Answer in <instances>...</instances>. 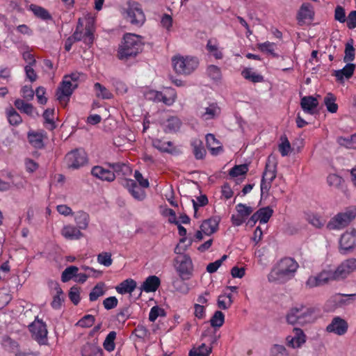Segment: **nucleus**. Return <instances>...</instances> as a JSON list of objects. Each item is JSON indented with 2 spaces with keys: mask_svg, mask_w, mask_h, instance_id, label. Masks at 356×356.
<instances>
[{
  "mask_svg": "<svg viewBox=\"0 0 356 356\" xmlns=\"http://www.w3.org/2000/svg\"><path fill=\"white\" fill-rule=\"evenodd\" d=\"M29 330L31 334V337L39 345H47L48 343V331L47 325L42 320L36 318L29 325Z\"/></svg>",
  "mask_w": 356,
  "mask_h": 356,
  "instance_id": "nucleus-11",
  "label": "nucleus"
},
{
  "mask_svg": "<svg viewBox=\"0 0 356 356\" xmlns=\"http://www.w3.org/2000/svg\"><path fill=\"white\" fill-rule=\"evenodd\" d=\"M27 137L29 142L33 147L36 149H42L44 147V136L42 134L31 131L28 133Z\"/></svg>",
  "mask_w": 356,
  "mask_h": 356,
  "instance_id": "nucleus-36",
  "label": "nucleus"
},
{
  "mask_svg": "<svg viewBox=\"0 0 356 356\" xmlns=\"http://www.w3.org/2000/svg\"><path fill=\"white\" fill-rule=\"evenodd\" d=\"M340 252L346 254L347 251L353 250L356 247V229L353 228L346 231L340 238L339 241Z\"/></svg>",
  "mask_w": 356,
  "mask_h": 356,
  "instance_id": "nucleus-16",
  "label": "nucleus"
},
{
  "mask_svg": "<svg viewBox=\"0 0 356 356\" xmlns=\"http://www.w3.org/2000/svg\"><path fill=\"white\" fill-rule=\"evenodd\" d=\"M79 268L75 266L67 267L61 275V280L63 282H67L74 277L76 276Z\"/></svg>",
  "mask_w": 356,
  "mask_h": 356,
  "instance_id": "nucleus-47",
  "label": "nucleus"
},
{
  "mask_svg": "<svg viewBox=\"0 0 356 356\" xmlns=\"http://www.w3.org/2000/svg\"><path fill=\"white\" fill-rule=\"evenodd\" d=\"M212 351L211 346H207L205 343H202L198 347L193 348L188 353V356H209Z\"/></svg>",
  "mask_w": 356,
  "mask_h": 356,
  "instance_id": "nucleus-41",
  "label": "nucleus"
},
{
  "mask_svg": "<svg viewBox=\"0 0 356 356\" xmlns=\"http://www.w3.org/2000/svg\"><path fill=\"white\" fill-rule=\"evenodd\" d=\"M277 162L275 157L272 155L268 156L261 180L260 189L261 195L264 193H268L270 191L271 183L277 176Z\"/></svg>",
  "mask_w": 356,
  "mask_h": 356,
  "instance_id": "nucleus-7",
  "label": "nucleus"
},
{
  "mask_svg": "<svg viewBox=\"0 0 356 356\" xmlns=\"http://www.w3.org/2000/svg\"><path fill=\"white\" fill-rule=\"evenodd\" d=\"M232 304V294H225L218 296L217 305L221 309H227L231 307Z\"/></svg>",
  "mask_w": 356,
  "mask_h": 356,
  "instance_id": "nucleus-48",
  "label": "nucleus"
},
{
  "mask_svg": "<svg viewBox=\"0 0 356 356\" xmlns=\"http://www.w3.org/2000/svg\"><path fill=\"white\" fill-rule=\"evenodd\" d=\"M137 286L136 282L129 278L122 282L115 287L117 292L120 294L131 293Z\"/></svg>",
  "mask_w": 356,
  "mask_h": 356,
  "instance_id": "nucleus-29",
  "label": "nucleus"
},
{
  "mask_svg": "<svg viewBox=\"0 0 356 356\" xmlns=\"http://www.w3.org/2000/svg\"><path fill=\"white\" fill-rule=\"evenodd\" d=\"M298 268L299 264L293 258H282L273 266L268 275V280L269 282L284 284L295 277Z\"/></svg>",
  "mask_w": 356,
  "mask_h": 356,
  "instance_id": "nucleus-1",
  "label": "nucleus"
},
{
  "mask_svg": "<svg viewBox=\"0 0 356 356\" xmlns=\"http://www.w3.org/2000/svg\"><path fill=\"white\" fill-rule=\"evenodd\" d=\"M177 97L176 92L174 89H168V95L163 93L161 102L165 105L170 106L175 102Z\"/></svg>",
  "mask_w": 356,
  "mask_h": 356,
  "instance_id": "nucleus-55",
  "label": "nucleus"
},
{
  "mask_svg": "<svg viewBox=\"0 0 356 356\" xmlns=\"http://www.w3.org/2000/svg\"><path fill=\"white\" fill-rule=\"evenodd\" d=\"M275 44L273 42H265L264 43L258 44V48L264 52H267L273 55L274 57L277 56V55L274 52Z\"/></svg>",
  "mask_w": 356,
  "mask_h": 356,
  "instance_id": "nucleus-61",
  "label": "nucleus"
},
{
  "mask_svg": "<svg viewBox=\"0 0 356 356\" xmlns=\"http://www.w3.org/2000/svg\"><path fill=\"white\" fill-rule=\"evenodd\" d=\"M94 88L96 92V95L99 98H102L103 99H110L113 97L112 93L106 87L99 83H95L94 85Z\"/></svg>",
  "mask_w": 356,
  "mask_h": 356,
  "instance_id": "nucleus-45",
  "label": "nucleus"
},
{
  "mask_svg": "<svg viewBox=\"0 0 356 356\" xmlns=\"http://www.w3.org/2000/svg\"><path fill=\"white\" fill-rule=\"evenodd\" d=\"M293 337L289 336L286 337V341L289 346L296 348L300 347L306 341V336L300 328L295 327L293 329Z\"/></svg>",
  "mask_w": 356,
  "mask_h": 356,
  "instance_id": "nucleus-20",
  "label": "nucleus"
},
{
  "mask_svg": "<svg viewBox=\"0 0 356 356\" xmlns=\"http://www.w3.org/2000/svg\"><path fill=\"white\" fill-rule=\"evenodd\" d=\"M125 18L131 24L141 26L145 22V16L141 6L136 1H129L124 9Z\"/></svg>",
  "mask_w": 356,
  "mask_h": 356,
  "instance_id": "nucleus-9",
  "label": "nucleus"
},
{
  "mask_svg": "<svg viewBox=\"0 0 356 356\" xmlns=\"http://www.w3.org/2000/svg\"><path fill=\"white\" fill-rule=\"evenodd\" d=\"M67 168L78 169L87 163V154L82 149H76L67 153L65 156Z\"/></svg>",
  "mask_w": 356,
  "mask_h": 356,
  "instance_id": "nucleus-14",
  "label": "nucleus"
},
{
  "mask_svg": "<svg viewBox=\"0 0 356 356\" xmlns=\"http://www.w3.org/2000/svg\"><path fill=\"white\" fill-rule=\"evenodd\" d=\"M91 174L102 181L111 182L115 179V175L112 170L105 169L100 165L94 166L91 170Z\"/></svg>",
  "mask_w": 356,
  "mask_h": 356,
  "instance_id": "nucleus-19",
  "label": "nucleus"
},
{
  "mask_svg": "<svg viewBox=\"0 0 356 356\" xmlns=\"http://www.w3.org/2000/svg\"><path fill=\"white\" fill-rule=\"evenodd\" d=\"M14 105L22 113L33 116L35 108L31 104L27 103L23 99H17L14 102Z\"/></svg>",
  "mask_w": 356,
  "mask_h": 356,
  "instance_id": "nucleus-37",
  "label": "nucleus"
},
{
  "mask_svg": "<svg viewBox=\"0 0 356 356\" xmlns=\"http://www.w3.org/2000/svg\"><path fill=\"white\" fill-rule=\"evenodd\" d=\"M273 356H288L286 348L282 345L275 344L271 349Z\"/></svg>",
  "mask_w": 356,
  "mask_h": 356,
  "instance_id": "nucleus-64",
  "label": "nucleus"
},
{
  "mask_svg": "<svg viewBox=\"0 0 356 356\" xmlns=\"http://www.w3.org/2000/svg\"><path fill=\"white\" fill-rule=\"evenodd\" d=\"M82 356H103V350L95 342H87L81 349Z\"/></svg>",
  "mask_w": 356,
  "mask_h": 356,
  "instance_id": "nucleus-23",
  "label": "nucleus"
},
{
  "mask_svg": "<svg viewBox=\"0 0 356 356\" xmlns=\"http://www.w3.org/2000/svg\"><path fill=\"white\" fill-rule=\"evenodd\" d=\"M242 76L254 83H261L264 81V76L252 71V68L245 67L241 72Z\"/></svg>",
  "mask_w": 356,
  "mask_h": 356,
  "instance_id": "nucleus-35",
  "label": "nucleus"
},
{
  "mask_svg": "<svg viewBox=\"0 0 356 356\" xmlns=\"http://www.w3.org/2000/svg\"><path fill=\"white\" fill-rule=\"evenodd\" d=\"M74 215L76 226L80 230H86L88 228L90 222L89 214L86 211L80 210L74 213Z\"/></svg>",
  "mask_w": 356,
  "mask_h": 356,
  "instance_id": "nucleus-28",
  "label": "nucleus"
},
{
  "mask_svg": "<svg viewBox=\"0 0 356 356\" xmlns=\"http://www.w3.org/2000/svg\"><path fill=\"white\" fill-rule=\"evenodd\" d=\"M219 220L216 217L210 218L202 222L200 229L206 235H211L218 230Z\"/></svg>",
  "mask_w": 356,
  "mask_h": 356,
  "instance_id": "nucleus-26",
  "label": "nucleus"
},
{
  "mask_svg": "<svg viewBox=\"0 0 356 356\" xmlns=\"http://www.w3.org/2000/svg\"><path fill=\"white\" fill-rule=\"evenodd\" d=\"M333 271L337 280L346 278L350 273L356 271V259L349 258L344 260Z\"/></svg>",
  "mask_w": 356,
  "mask_h": 356,
  "instance_id": "nucleus-15",
  "label": "nucleus"
},
{
  "mask_svg": "<svg viewBox=\"0 0 356 356\" xmlns=\"http://www.w3.org/2000/svg\"><path fill=\"white\" fill-rule=\"evenodd\" d=\"M314 15V13L312 6L309 3H303L298 13L297 18L298 20L302 21L305 19H312Z\"/></svg>",
  "mask_w": 356,
  "mask_h": 356,
  "instance_id": "nucleus-38",
  "label": "nucleus"
},
{
  "mask_svg": "<svg viewBox=\"0 0 356 356\" xmlns=\"http://www.w3.org/2000/svg\"><path fill=\"white\" fill-rule=\"evenodd\" d=\"M153 146L161 152H170V147L172 146V143L170 141L164 142L159 139L153 140Z\"/></svg>",
  "mask_w": 356,
  "mask_h": 356,
  "instance_id": "nucleus-51",
  "label": "nucleus"
},
{
  "mask_svg": "<svg viewBox=\"0 0 356 356\" xmlns=\"http://www.w3.org/2000/svg\"><path fill=\"white\" fill-rule=\"evenodd\" d=\"M95 29L93 24V22H88L85 27V31L83 32V24L81 22V19H79L76 30L71 36L73 40L76 41H83L86 45L91 46L94 42V33Z\"/></svg>",
  "mask_w": 356,
  "mask_h": 356,
  "instance_id": "nucleus-10",
  "label": "nucleus"
},
{
  "mask_svg": "<svg viewBox=\"0 0 356 356\" xmlns=\"http://www.w3.org/2000/svg\"><path fill=\"white\" fill-rule=\"evenodd\" d=\"M70 300L74 305H77L81 300L80 298V288L77 286H73L70 288L68 293Z\"/></svg>",
  "mask_w": 356,
  "mask_h": 356,
  "instance_id": "nucleus-54",
  "label": "nucleus"
},
{
  "mask_svg": "<svg viewBox=\"0 0 356 356\" xmlns=\"http://www.w3.org/2000/svg\"><path fill=\"white\" fill-rule=\"evenodd\" d=\"M324 104L327 110L332 113H337L338 105L336 104V97L331 92L327 93L324 97Z\"/></svg>",
  "mask_w": 356,
  "mask_h": 356,
  "instance_id": "nucleus-42",
  "label": "nucleus"
},
{
  "mask_svg": "<svg viewBox=\"0 0 356 356\" xmlns=\"http://www.w3.org/2000/svg\"><path fill=\"white\" fill-rule=\"evenodd\" d=\"M225 322V315L221 311L215 312L210 319V323L213 327H220Z\"/></svg>",
  "mask_w": 356,
  "mask_h": 356,
  "instance_id": "nucleus-50",
  "label": "nucleus"
},
{
  "mask_svg": "<svg viewBox=\"0 0 356 356\" xmlns=\"http://www.w3.org/2000/svg\"><path fill=\"white\" fill-rule=\"evenodd\" d=\"M227 256L224 254L220 259L215 261L214 262L209 263L207 266V270L209 273H213L217 271L219 267L222 265V262L226 260Z\"/></svg>",
  "mask_w": 356,
  "mask_h": 356,
  "instance_id": "nucleus-62",
  "label": "nucleus"
},
{
  "mask_svg": "<svg viewBox=\"0 0 356 356\" xmlns=\"http://www.w3.org/2000/svg\"><path fill=\"white\" fill-rule=\"evenodd\" d=\"M29 10L33 12L35 17L42 20L47 21L51 20L52 19V17L49 11L42 6L35 4H31L29 6Z\"/></svg>",
  "mask_w": 356,
  "mask_h": 356,
  "instance_id": "nucleus-34",
  "label": "nucleus"
},
{
  "mask_svg": "<svg viewBox=\"0 0 356 356\" xmlns=\"http://www.w3.org/2000/svg\"><path fill=\"white\" fill-rule=\"evenodd\" d=\"M116 338V332L115 331H111L110 332L104 343H103V346H104V348L107 350L108 352H112L115 350V339Z\"/></svg>",
  "mask_w": 356,
  "mask_h": 356,
  "instance_id": "nucleus-46",
  "label": "nucleus"
},
{
  "mask_svg": "<svg viewBox=\"0 0 356 356\" xmlns=\"http://www.w3.org/2000/svg\"><path fill=\"white\" fill-rule=\"evenodd\" d=\"M207 147L213 156H217L223 152L221 143L212 134L206 135Z\"/></svg>",
  "mask_w": 356,
  "mask_h": 356,
  "instance_id": "nucleus-21",
  "label": "nucleus"
},
{
  "mask_svg": "<svg viewBox=\"0 0 356 356\" xmlns=\"http://www.w3.org/2000/svg\"><path fill=\"white\" fill-rule=\"evenodd\" d=\"M174 70L177 74L188 75L199 65V59L195 56H175L172 59Z\"/></svg>",
  "mask_w": 356,
  "mask_h": 356,
  "instance_id": "nucleus-6",
  "label": "nucleus"
},
{
  "mask_svg": "<svg viewBox=\"0 0 356 356\" xmlns=\"http://www.w3.org/2000/svg\"><path fill=\"white\" fill-rule=\"evenodd\" d=\"M206 49L216 59L220 60L223 58L222 51L219 49L217 40L216 39H209L207 41Z\"/></svg>",
  "mask_w": 356,
  "mask_h": 356,
  "instance_id": "nucleus-32",
  "label": "nucleus"
},
{
  "mask_svg": "<svg viewBox=\"0 0 356 356\" xmlns=\"http://www.w3.org/2000/svg\"><path fill=\"white\" fill-rule=\"evenodd\" d=\"M236 210L237 214L232 216L231 221L233 225L237 227L241 226L253 211L251 207L247 206L243 203L236 204Z\"/></svg>",
  "mask_w": 356,
  "mask_h": 356,
  "instance_id": "nucleus-17",
  "label": "nucleus"
},
{
  "mask_svg": "<svg viewBox=\"0 0 356 356\" xmlns=\"http://www.w3.org/2000/svg\"><path fill=\"white\" fill-rule=\"evenodd\" d=\"M348 328V323L344 319L339 316H335L326 327V331L329 333H334L337 335L342 336L347 332Z\"/></svg>",
  "mask_w": 356,
  "mask_h": 356,
  "instance_id": "nucleus-18",
  "label": "nucleus"
},
{
  "mask_svg": "<svg viewBox=\"0 0 356 356\" xmlns=\"http://www.w3.org/2000/svg\"><path fill=\"white\" fill-rule=\"evenodd\" d=\"M6 113L8 121L10 125L18 126L22 122V117L13 107L7 108Z\"/></svg>",
  "mask_w": 356,
  "mask_h": 356,
  "instance_id": "nucleus-39",
  "label": "nucleus"
},
{
  "mask_svg": "<svg viewBox=\"0 0 356 356\" xmlns=\"http://www.w3.org/2000/svg\"><path fill=\"white\" fill-rule=\"evenodd\" d=\"M337 143L341 145L348 149H356V133L350 137H339Z\"/></svg>",
  "mask_w": 356,
  "mask_h": 356,
  "instance_id": "nucleus-43",
  "label": "nucleus"
},
{
  "mask_svg": "<svg viewBox=\"0 0 356 356\" xmlns=\"http://www.w3.org/2000/svg\"><path fill=\"white\" fill-rule=\"evenodd\" d=\"M318 105L316 98L313 96H305L300 100V106L302 109L307 113L313 115L315 109Z\"/></svg>",
  "mask_w": 356,
  "mask_h": 356,
  "instance_id": "nucleus-25",
  "label": "nucleus"
},
{
  "mask_svg": "<svg viewBox=\"0 0 356 356\" xmlns=\"http://www.w3.org/2000/svg\"><path fill=\"white\" fill-rule=\"evenodd\" d=\"M181 122L177 117L172 116L164 123V131L165 133H175L180 129Z\"/></svg>",
  "mask_w": 356,
  "mask_h": 356,
  "instance_id": "nucleus-31",
  "label": "nucleus"
},
{
  "mask_svg": "<svg viewBox=\"0 0 356 356\" xmlns=\"http://www.w3.org/2000/svg\"><path fill=\"white\" fill-rule=\"evenodd\" d=\"M79 77L80 74L78 72H73L63 76V81L56 90V99L63 106H65L69 102L70 96L74 89L77 88Z\"/></svg>",
  "mask_w": 356,
  "mask_h": 356,
  "instance_id": "nucleus-3",
  "label": "nucleus"
},
{
  "mask_svg": "<svg viewBox=\"0 0 356 356\" xmlns=\"http://www.w3.org/2000/svg\"><path fill=\"white\" fill-rule=\"evenodd\" d=\"M175 270L182 280H188L193 275V264L188 254L177 256L174 259Z\"/></svg>",
  "mask_w": 356,
  "mask_h": 356,
  "instance_id": "nucleus-8",
  "label": "nucleus"
},
{
  "mask_svg": "<svg viewBox=\"0 0 356 356\" xmlns=\"http://www.w3.org/2000/svg\"><path fill=\"white\" fill-rule=\"evenodd\" d=\"M307 220L316 228H321L325 224L321 217L315 213H307Z\"/></svg>",
  "mask_w": 356,
  "mask_h": 356,
  "instance_id": "nucleus-52",
  "label": "nucleus"
},
{
  "mask_svg": "<svg viewBox=\"0 0 356 356\" xmlns=\"http://www.w3.org/2000/svg\"><path fill=\"white\" fill-rule=\"evenodd\" d=\"M197 115L203 121H209L218 118L221 113V108L216 102H207L199 106Z\"/></svg>",
  "mask_w": 356,
  "mask_h": 356,
  "instance_id": "nucleus-12",
  "label": "nucleus"
},
{
  "mask_svg": "<svg viewBox=\"0 0 356 356\" xmlns=\"http://www.w3.org/2000/svg\"><path fill=\"white\" fill-rule=\"evenodd\" d=\"M97 262L104 266L108 267L112 265L113 259L110 252H103L97 255Z\"/></svg>",
  "mask_w": 356,
  "mask_h": 356,
  "instance_id": "nucleus-57",
  "label": "nucleus"
},
{
  "mask_svg": "<svg viewBox=\"0 0 356 356\" xmlns=\"http://www.w3.org/2000/svg\"><path fill=\"white\" fill-rule=\"evenodd\" d=\"M191 145L193 147V153L196 159H203L206 155V150L203 146L202 140L199 139H193L191 142Z\"/></svg>",
  "mask_w": 356,
  "mask_h": 356,
  "instance_id": "nucleus-33",
  "label": "nucleus"
},
{
  "mask_svg": "<svg viewBox=\"0 0 356 356\" xmlns=\"http://www.w3.org/2000/svg\"><path fill=\"white\" fill-rule=\"evenodd\" d=\"M248 171V167L246 164L236 165L229 171V175L231 177H237L245 175Z\"/></svg>",
  "mask_w": 356,
  "mask_h": 356,
  "instance_id": "nucleus-49",
  "label": "nucleus"
},
{
  "mask_svg": "<svg viewBox=\"0 0 356 356\" xmlns=\"http://www.w3.org/2000/svg\"><path fill=\"white\" fill-rule=\"evenodd\" d=\"M314 309L302 305H297L288 312L286 319L288 323L305 325L314 321Z\"/></svg>",
  "mask_w": 356,
  "mask_h": 356,
  "instance_id": "nucleus-4",
  "label": "nucleus"
},
{
  "mask_svg": "<svg viewBox=\"0 0 356 356\" xmlns=\"http://www.w3.org/2000/svg\"><path fill=\"white\" fill-rule=\"evenodd\" d=\"M143 42L140 36L126 33L118 50V57L120 60H128L136 57L143 49Z\"/></svg>",
  "mask_w": 356,
  "mask_h": 356,
  "instance_id": "nucleus-2",
  "label": "nucleus"
},
{
  "mask_svg": "<svg viewBox=\"0 0 356 356\" xmlns=\"http://www.w3.org/2000/svg\"><path fill=\"white\" fill-rule=\"evenodd\" d=\"M356 218V206L346 207L343 211L335 215L327 225L330 230L341 229L348 226Z\"/></svg>",
  "mask_w": 356,
  "mask_h": 356,
  "instance_id": "nucleus-5",
  "label": "nucleus"
},
{
  "mask_svg": "<svg viewBox=\"0 0 356 356\" xmlns=\"http://www.w3.org/2000/svg\"><path fill=\"white\" fill-rule=\"evenodd\" d=\"M343 181V178L336 174H330L327 177L328 185L334 188H339Z\"/></svg>",
  "mask_w": 356,
  "mask_h": 356,
  "instance_id": "nucleus-59",
  "label": "nucleus"
},
{
  "mask_svg": "<svg viewBox=\"0 0 356 356\" xmlns=\"http://www.w3.org/2000/svg\"><path fill=\"white\" fill-rule=\"evenodd\" d=\"M106 293L105 284L99 282L91 290L89 294V300L91 302L96 301L99 297L103 296Z\"/></svg>",
  "mask_w": 356,
  "mask_h": 356,
  "instance_id": "nucleus-40",
  "label": "nucleus"
},
{
  "mask_svg": "<svg viewBox=\"0 0 356 356\" xmlns=\"http://www.w3.org/2000/svg\"><path fill=\"white\" fill-rule=\"evenodd\" d=\"M51 283L54 285V290L56 291V295L53 297L51 306L54 309H60L61 308L62 303L64 301L63 291L58 282H52Z\"/></svg>",
  "mask_w": 356,
  "mask_h": 356,
  "instance_id": "nucleus-30",
  "label": "nucleus"
},
{
  "mask_svg": "<svg viewBox=\"0 0 356 356\" xmlns=\"http://www.w3.org/2000/svg\"><path fill=\"white\" fill-rule=\"evenodd\" d=\"M332 270H324L315 276H310L306 281V286L312 289L327 284L330 281H337Z\"/></svg>",
  "mask_w": 356,
  "mask_h": 356,
  "instance_id": "nucleus-13",
  "label": "nucleus"
},
{
  "mask_svg": "<svg viewBox=\"0 0 356 356\" xmlns=\"http://www.w3.org/2000/svg\"><path fill=\"white\" fill-rule=\"evenodd\" d=\"M282 143L279 145V151L282 156H286L291 151V144L286 136L282 137Z\"/></svg>",
  "mask_w": 356,
  "mask_h": 356,
  "instance_id": "nucleus-60",
  "label": "nucleus"
},
{
  "mask_svg": "<svg viewBox=\"0 0 356 356\" xmlns=\"http://www.w3.org/2000/svg\"><path fill=\"white\" fill-rule=\"evenodd\" d=\"M61 235L68 240H78L83 236V234L75 225L68 224L63 226Z\"/></svg>",
  "mask_w": 356,
  "mask_h": 356,
  "instance_id": "nucleus-22",
  "label": "nucleus"
},
{
  "mask_svg": "<svg viewBox=\"0 0 356 356\" xmlns=\"http://www.w3.org/2000/svg\"><path fill=\"white\" fill-rule=\"evenodd\" d=\"M207 73L209 77L213 80H220L222 76L220 68L215 65H211L207 67Z\"/></svg>",
  "mask_w": 356,
  "mask_h": 356,
  "instance_id": "nucleus-58",
  "label": "nucleus"
},
{
  "mask_svg": "<svg viewBox=\"0 0 356 356\" xmlns=\"http://www.w3.org/2000/svg\"><path fill=\"white\" fill-rule=\"evenodd\" d=\"M95 321V318L94 316L86 314L76 323V325L81 327H90L93 325Z\"/></svg>",
  "mask_w": 356,
  "mask_h": 356,
  "instance_id": "nucleus-53",
  "label": "nucleus"
},
{
  "mask_svg": "<svg viewBox=\"0 0 356 356\" xmlns=\"http://www.w3.org/2000/svg\"><path fill=\"white\" fill-rule=\"evenodd\" d=\"M257 216L259 218V222L264 224L268 222L270 217L273 216V210L270 207L260 208L257 211Z\"/></svg>",
  "mask_w": 356,
  "mask_h": 356,
  "instance_id": "nucleus-44",
  "label": "nucleus"
},
{
  "mask_svg": "<svg viewBox=\"0 0 356 356\" xmlns=\"http://www.w3.org/2000/svg\"><path fill=\"white\" fill-rule=\"evenodd\" d=\"M355 59V48L353 45V40L351 42H347L345 47V56L343 57V61L348 63L353 61Z\"/></svg>",
  "mask_w": 356,
  "mask_h": 356,
  "instance_id": "nucleus-56",
  "label": "nucleus"
},
{
  "mask_svg": "<svg viewBox=\"0 0 356 356\" xmlns=\"http://www.w3.org/2000/svg\"><path fill=\"white\" fill-rule=\"evenodd\" d=\"M161 284V280L156 275L148 276L140 286V290L146 293L155 292Z\"/></svg>",
  "mask_w": 356,
  "mask_h": 356,
  "instance_id": "nucleus-24",
  "label": "nucleus"
},
{
  "mask_svg": "<svg viewBox=\"0 0 356 356\" xmlns=\"http://www.w3.org/2000/svg\"><path fill=\"white\" fill-rule=\"evenodd\" d=\"M129 193L138 201H143L146 197L145 191L138 186L134 188Z\"/></svg>",
  "mask_w": 356,
  "mask_h": 356,
  "instance_id": "nucleus-63",
  "label": "nucleus"
},
{
  "mask_svg": "<svg viewBox=\"0 0 356 356\" xmlns=\"http://www.w3.org/2000/svg\"><path fill=\"white\" fill-rule=\"evenodd\" d=\"M355 69V64L348 63L341 70H335L334 75L338 81L343 82L344 77L347 79L352 77Z\"/></svg>",
  "mask_w": 356,
  "mask_h": 356,
  "instance_id": "nucleus-27",
  "label": "nucleus"
}]
</instances>
